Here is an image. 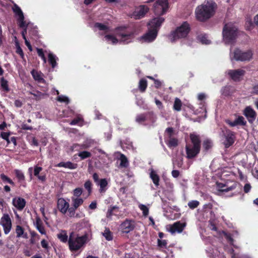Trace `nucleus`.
<instances>
[{"label": "nucleus", "instance_id": "obj_40", "mask_svg": "<svg viewBox=\"0 0 258 258\" xmlns=\"http://www.w3.org/2000/svg\"><path fill=\"white\" fill-rule=\"evenodd\" d=\"M213 142L210 139H206L203 142V147L207 151L213 147Z\"/></svg>", "mask_w": 258, "mask_h": 258}, {"label": "nucleus", "instance_id": "obj_5", "mask_svg": "<svg viewBox=\"0 0 258 258\" xmlns=\"http://www.w3.org/2000/svg\"><path fill=\"white\" fill-rule=\"evenodd\" d=\"M191 143L186 145V157L188 159L195 157L200 153L201 150V140L200 136L195 133L190 135Z\"/></svg>", "mask_w": 258, "mask_h": 258}, {"label": "nucleus", "instance_id": "obj_23", "mask_svg": "<svg viewBox=\"0 0 258 258\" xmlns=\"http://www.w3.org/2000/svg\"><path fill=\"white\" fill-rule=\"evenodd\" d=\"M243 114L246 117L249 122H252L256 117L255 111L250 106H247L244 109Z\"/></svg>", "mask_w": 258, "mask_h": 258}, {"label": "nucleus", "instance_id": "obj_25", "mask_svg": "<svg viewBox=\"0 0 258 258\" xmlns=\"http://www.w3.org/2000/svg\"><path fill=\"white\" fill-rule=\"evenodd\" d=\"M94 27L98 30L101 31V34L106 35L108 32L110 31L109 28L107 25L102 23H95Z\"/></svg>", "mask_w": 258, "mask_h": 258}, {"label": "nucleus", "instance_id": "obj_14", "mask_svg": "<svg viewBox=\"0 0 258 258\" xmlns=\"http://www.w3.org/2000/svg\"><path fill=\"white\" fill-rule=\"evenodd\" d=\"M156 120V117L153 112H150L145 114H141L137 115L136 121L138 123H143L146 121L154 123Z\"/></svg>", "mask_w": 258, "mask_h": 258}, {"label": "nucleus", "instance_id": "obj_16", "mask_svg": "<svg viewBox=\"0 0 258 258\" xmlns=\"http://www.w3.org/2000/svg\"><path fill=\"white\" fill-rule=\"evenodd\" d=\"M149 8L144 5H141L136 8L132 15V17L135 19H140L144 17L148 12Z\"/></svg>", "mask_w": 258, "mask_h": 258}, {"label": "nucleus", "instance_id": "obj_15", "mask_svg": "<svg viewBox=\"0 0 258 258\" xmlns=\"http://www.w3.org/2000/svg\"><path fill=\"white\" fill-rule=\"evenodd\" d=\"M186 226L185 222H181L180 221L176 222L172 225H169L167 229L171 234L175 233H181Z\"/></svg>", "mask_w": 258, "mask_h": 258}, {"label": "nucleus", "instance_id": "obj_42", "mask_svg": "<svg viewBox=\"0 0 258 258\" xmlns=\"http://www.w3.org/2000/svg\"><path fill=\"white\" fill-rule=\"evenodd\" d=\"M57 237L63 242H66L68 239L67 233L64 231H62L60 233L58 234Z\"/></svg>", "mask_w": 258, "mask_h": 258}, {"label": "nucleus", "instance_id": "obj_49", "mask_svg": "<svg viewBox=\"0 0 258 258\" xmlns=\"http://www.w3.org/2000/svg\"><path fill=\"white\" fill-rule=\"evenodd\" d=\"M71 125H78L79 126H82L83 125V120L82 118L80 117H78L77 118L73 119L71 122Z\"/></svg>", "mask_w": 258, "mask_h": 258}, {"label": "nucleus", "instance_id": "obj_20", "mask_svg": "<svg viewBox=\"0 0 258 258\" xmlns=\"http://www.w3.org/2000/svg\"><path fill=\"white\" fill-rule=\"evenodd\" d=\"M226 122L230 126H244L246 124V121L242 116H237L233 121L226 120Z\"/></svg>", "mask_w": 258, "mask_h": 258}, {"label": "nucleus", "instance_id": "obj_46", "mask_svg": "<svg viewBox=\"0 0 258 258\" xmlns=\"http://www.w3.org/2000/svg\"><path fill=\"white\" fill-rule=\"evenodd\" d=\"M139 208L142 211L143 215L144 216H147L149 214V208L145 205L139 204Z\"/></svg>", "mask_w": 258, "mask_h": 258}, {"label": "nucleus", "instance_id": "obj_54", "mask_svg": "<svg viewBox=\"0 0 258 258\" xmlns=\"http://www.w3.org/2000/svg\"><path fill=\"white\" fill-rule=\"evenodd\" d=\"M221 93L225 95L228 96L230 94V86H226L221 89Z\"/></svg>", "mask_w": 258, "mask_h": 258}, {"label": "nucleus", "instance_id": "obj_10", "mask_svg": "<svg viewBox=\"0 0 258 258\" xmlns=\"http://www.w3.org/2000/svg\"><path fill=\"white\" fill-rule=\"evenodd\" d=\"M253 55L251 50L242 51L239 49H235L233 51L230 50V57L231 60L235 59L237 61H245L250 60Z\"/></svg>", "mask_w": 258, "mask_h": 258}, {"label": "nucleus", "instance_id": "obj_59", "mask_svg": "<svg viewBox=\"0 0 258 258\" xmlns=\"http://www.w3.org/2000/svg\"><path fill=\"white\" fill-rule=\"evenodd\" d=\"M1 86L5 90L8 91L9 90L8 82L5 80L3 78L1 80Z\"/></svg>", "mask_w": 258, "mask_h": 258}, {"label": "nucleus", "instance_id": "obj_58", "mask_svg": "<svg viewBox=\"0 0 258 258\" xmlns=\"http://www.w3.org/2000/svg\"><path fill=\"white\" fill-rule=\"evenodd\" d=\"M167 241L165 240L158 239V245L162 248H165L167 246Z\"/></svg>", "mask_w": 258, "mask_h": 258}, {"label": "nucleus", "instance_id": "obj_38", "mask_svg": "<svg viewBox=\"0 0 258 258\" xmlns=\"http://www.w3.org/2000/svg\"><path fill=\"white\" fill-rule=\"evenodd\" d=\"M14 172L19 182L24 181L25 176L22 171L18 169H15L14 170Z\"/></svg>", "mask_w": 258, "mask_h": 258}, {"label": "nucleus", "instance_id": "obj_37", "mask_svg": "<svg viewBox=\"0 0 258 258\" xmlns=\"http://www.w3.org/2000/svg\"><path fill=\"white\" fill-rule=\"evenodd\" d=\"M181 106L182 102L181 100L179 98H176L173 104V109L176 111H179L181 110Z\"/></svg>", "mask_w": 258, "mask_h": 258}, {"label": "nucleus", "instance_id": "obj_41", "mask_svg": "<svg viewBox=\"0 0 258 258\" xmlns=\"http://www.w3.org/2000/svg\"><path fill=\"white\" fill-rule=\"evenodd\" d=\"M94 141L92 139H87L81 146V149H87L91 147Z\"/></svg>", "mask_w": 258, "mask_h": 258}, {"label": "nucleus", "instance_id": "obj_44", "mask_svg": "<svg viewBox=\"0 0 258 258\" xmlns=\"http://www.w3.org/2000/svg\"><path fill=\"white\" fill-rule=\"evenodd\" d=\"M78 156L82 160L89 158L91 156L90 152L86 151L80 152L78 153Z\"/></svg>", "mask_w": 258, "mask_h": 258}, {"label": "nucleus", "instance_id": "obj_53", "mask_svg": "<svg viewBox=\"0 0 258 258\" xmlns=\"http://www.w3.org/2000/svg\"><path fill=\"white\" fill-rule=\"evenodd\" d=\"M83 190L81 188L78 187L75 188L73 190V196L76 197H80L81 195L82 194Z\"/></svg>", "mask_w": 258, "mask_h": 258}, {"label": "nucleus", "instance_id": "obj_8", "mask_svg": "<svg viewBox=\"0 0 258 258\" xmlns=\"http://www.w3.org/2000/svg\"><path fill=\"white\" fill-rule=\"evenodd\" d=\"M87 240L88 237L86 235L79 236L71 233L68 240L70 249L72 251H76L79 250L84 246Z\"/></svg>", "mask_w": 258, "mask_h": 258}, {"label": "nucleus", "instance_id": "obj_50", "mask_svg": "<svg viewBox=\"0 0 258 258\" xmlns=\"http://www.w3.org/2000/svg\"><path fill=\"white\" fill-rule=\"evenodd\" d=\"M57 100L60 102H64L66 104H68L70 102L69 98L64 95H59L57 97Z\"/></svg>", "mask_w": 258, "mask_h": 258}, {"label": "nucleus", "instance_id": "obj_34", "mask_svg": "<svg viewBox=\"0 0 258 258\" xmlns=\"http://www.w3.org/2000/svg\"><path fill=\"white\" fill-rule=\"evenodd\" d=\"M119 160L120 161L119 165L121 167H126L128 165V161L126 157L123 154H120L119 158Z\"/></svg>", "mask_w": 258, "mask_h": 258}, {"label": "nucleus", "instance_id": "obj_48", "mask_svg": "<svg viewBox=\"0 0 258 258\" xmlns=\"http://www.w3.org/2000/svg\"><path fill=\"white\" fill-rule=\"evenodd\" d=\"M221 236L226 239L230 244H233V239L230 234H228L225 231H222L221 233Z\"/></svg>", "mask_w": 258, "mask_h": 258}, {"label": "nucleus", "instance_id": "obj_57", "mask_svg": "<svg viewBox=\"0 0 258 258\" xmlns=\"http://www.w3.org/2000/svg\"><path fill=\"white\" fill-rule=\"evenodd\" d=\"M77 208H75L74 207L69 208L68 215L70 217H74L75 216V211Z\"/></svg>", "mask_w": 258, "mask_h": 258}, {"label": "nucleus", "instance_id": "obj_26", "mask_svg": "<svg viewBox=\"0 0 258 258\" xmlns=\"http://www.w3.org/2000/svg\"><path fill=\"white\" fill-rule=\"evenodd\" d=\"M56 167H64L69 169H75L77 168L78 165L76 163H73L71 162L68 161L66 162H61L59 163L56 165Z\"/></svg>", "mask_w": 258, "mask_h": 258}, {"label": "nucleus", "instance_id": "obj_61", "mask_svg": "<svg viewBox=\"0 0 258 258\" xmlns=\"http://www.w3.org/2000/svg\"><path fill=\"white\" fill-rule=\"evenodd\" d=\"M115 208H116L115 207H110V208L108 209L107 214H106V216L108 218H109L110 219L111 218L113 210Z\"/></svg>", "mask_w": 258, "mask_h": 258}, {"label": "nucleus", "instance_id": "obj_18", "mask_svg": "<svg viewBox=\"0 0 258 258\" xmlns=\"http://www.w3.org/2000/svg\"><path fill=\"white\" fill-rule=\"evenodd\" d=\"M134 227V221L126 219L120 224V230L123 233H127L132 231Z\"/></svg>", "mask_w": 258, "mask_h": 258}, {"label": "nucleus", "instance_id": "obj_3", "mask_svg": "<svg viewBox=\"0 0 258 258\" xmlns=\"http://www.w3.org/2000/svg\"><path fill=\"white\" fill-rule=\"evenodd\" d=\"M216 8L217 5L213 1H205L196 8V18L200 21H205L214 15Z\"/></svg>", "mask_w": 258, "mask_h": 258}, {"label": "nucleus", "instance_id": "obj_6", "mask_svg": "<svg viewBox=\"0 0 258 258\" xmlns=\"http://www.w3.org/2000/svg\"><path fill=\"white\" fill-rule=\"evenodd\" d=\"M12 10L18 21V26L23 29L22 32L23 38L25 39L27 30L32 25V24L30 22L25 20L24 14L17 5L15 4L12 7Z\"/></svg>", "mask_w": 258, "mask_h": 258}, {"label": "nucleus", "instance_id": "obj_1", "mask_svg": "<svg viewBox=\"0 0 258 258\" xmlns=\"http://www.w3.org/2000/svg\"><path fill=\"white\" fill-rule=\"evenodd\" d=\"M134 36L133 32L125 27H119L115 29L113 34L105 35L103 40L109 44H127L133 41Z\"/></svg>", "mask_w": 258, "mask_h": 258}, {"label": "nucleus", "instance_id": "obj_33", "mask_svg": "<svg viewBox=\"0 0 258 258\" xmlns=\"http://www.w3.org/2000/svg\"><path fill=\"white\" fill-rule=\"evenodd\" d=\"M107 181L106 179H101L100 181L97 183V184L100 186V191L101 192H104L106 190L105 187L107 185Z\"/></svg>", "mask_w": 258, "mask_h": 258}, {"label": "nucleus", "instance_id": "obj_64", "mask_svg": "<svg viewBox=\"0 0 258 258\" xmlns=\"http://www.w3.org/2000/svg\"><path fill=\"white\" fill-rule=\"evenodd\" d=\"M36 229L38 230V231L41 234H46L45 230L44 227L43 226V225L36 227Z\"/></svg>", "mask_w": 258, "mask_h": 258}, {"label": "nucleus", "instance_id": "obj_27", "mask_svg": "<svg viewBox=\"0 0 258 258\" xmlns=\"http://www.w3.org/2000/svg\"><path fill=\"white\" fill-rule=\"evenodd\" d=\"M150 173V177L153 181V182L155 184L156 186H158L159 185V176L157 173L156 171H155L153 169H151Z\"/></svg>", "mask_w": 258, "mask_h": 258}, {"label": "nucleus", "instance_id": "obj_55", "mask_svg": "<svg viewBox=\"0 0 258 258\" xmlns=\"http://www.w3.org/2000/svg\"><path fill=\"white\" fill-rule=\"evenodd\" d=\"M85 188L88 190L89 194L92 191V183L90 180H87L84 184Z\"/></svg>", "mask_w": 258, "mask_h": 258}, {"label": "nucleus", "instance_id": "obj_11", "mask_svg": "<svg viewBox=\"0 0 258 258\" xmlns=\"http://www.w3.org/2000/svg\"><path fill=\"white\" fill-rule=\"evenodd\" d=\"M221 136L224 139L223 143L226 148L229 147L234 142V134L233 132L229 130H228L226 128L222 129Z\"/></svg>", "mask_w": 258, "mask_h": 258}, {"label": "nucleus", "instance_id": "obj_24", "mask_svg": "<svg viewBox=\"0 0 258 258\" xmlns=\"http://www.w3.org/2000/svg\"><path fill=\"white\" fill-rule=\"evenodd\" d=\"M31 73L35 81L40 83H45V80L43 79V74L41 72L33 70Z\"/></svg>", "mask_w": 258, "mask_h": 258}, {"label": "nucleus", "instance_id": "obj_51", "mask_svg": "<svg viewBox=\"0 0 258 258\" xmlns=\"http://www.w3.org/2000/svg\"><path fill=\"white\" fill-rule=\"evenodd\" d=\"M200 204V203L199 201L197 200H193L189 201L188 203V206L191 209H194L196 208H197Z\"/></svg>", "mask_w": 258, "mask_h": 258}, {"label": "nucleus", "instance_id": "obj_22", "mask_svg": "<svg viewBox=\"0 0 258 258\" xmlns=\"http://www.w3.org/2000/svg\"><path fill=\"white\" fill-rule=\"evenodd\" d=\"M70 204L63 198H59L57 201V208L59 211L62 214H66L69 208Z\"/></svg>", "mask_w": 258, "mask_h": 258}, {"label": "nucleus", "instance_id": "obj_17", "mask_svg": "<svg viewBox=\"0 0 258 258\" xmlns=\"http://www.w3.org/2000/svg\"><path fill=\"white\" fill-rule=\"evenodd\" d=\"M245 73L243 69L230 70L227 71L228 75L234 81H239L242 78Z\"/></svg>", "mask_w": 258, "mask_h": 258}, {"label": "nucleus", "instance_id": "obj_28", "mask_svg": "<svg viewBox=\"0 0 258 258\" xmlns=\"http://www.w3.org/2000/svg\"><path fill=\"white\" fill-rule=\"evenodd\" d=\"M57 57L51 52L48 54V60L51 64L52 68H54L57 66Z\"/></svg>", "mask_w": 258, "mask_h": 258}, {"label": "nucleus", "instance_id": "obj_7", "mask_svg": "<svg viewBox=\"0 0 258 258\" xmlns=\"http://www.w3.org/2000/svg\"><path fill=\"white\" fill-rule=\"evenodd\" d=\"M238 34L237 26L232 23L225 25L223 29V39L226 44H232L235 42Z\"/></svg>", "mask_w": 258, "mask_h": 258}, {"label": "nucleus", "instance_id": "obj_29", "mask_svg": "<svg viewBox=\"0 0 258 258\" xmlns=\"http://www.w3.org/2000/svg\"><path fill=\"white\" fill-rule=\"evenodd\" d=\"M71 199L73 206L77 209L84 202V200L81 197H72Z\"/></svg>", "mask_w": 258, "mask_h": 258}, {"label": "nucleus", "instance_id": "obj_13", "mask_svg": "<svg viewBox=\"0 0 258 258\" xmlns=\"http://www.w3.org/2000/svg\"><path fill=\"white\" fill-rule=\"evenodd\" d=\"M168 8L167 0H158L154 6L155 13L156 15H163Z\"/></svg>", "mask_w": 258, "mask_h": 258}, {"label": "nucleus", "instance_id": "obj_63", "mask_svg": "<svg viewBox=\"0 0 258 258\" xmlns=\"http://www.w3.org/2000/svg\"><path fill=\"white\" fill-rule=\"evenodd\" d=\"M41 244L43 248L47 249L48 248V244L46 240L43 239L41 241Z\"/></svg>", "mask_w": 258, "mask_h": 258}, {"label": "nucleus", "instance_id": "obj_47", "mask_svg": "<svg viewBox=\"0 0 258 258\" xmlns=\"http://www.w3.org/2000/svg\"><path fill=\"white\" fill-rule=\"evenodd\" d=\"M0 177L3 182L9 183L10 184L13 185H15L14 182L9 177H8L7 176L5 175L4 174H3V173L1 174L0 175Z\"/></svg>", "mask_w": 258, "mask_h": 258}, {"label": "nucleus", "instance_id": "obj_39", "mask_svg": "<svg viewBox=\"0 0 258 258\" xmlns=\"http://www.w3.org/2000/svg\"><path fill=\"white\" fill-rule=\"evenodd\" d=\"M174 135V132L172 127H168L166 128L165 132V139L172 138Z\"/></svg>", "mask_w": 258, "mask_h": 258}, {"label": "nucleus", "instance_id": "obj_45", "mask_svg": "<svg viewBox=\"0 0 258 258\" xmlns=\"http://www.w3.org/2000/svg\"><path fill=\"white\" fill-rule=\"evenodd\" d=\"M15 45H16V52L18 54H19L22 57H23L24 53H23V50H22V48H21V47L19 44V42L17 39V38L16 37H15Z\"/></svg>", "mask_w": 258, "mask_h": 258}, {"label": "nucleus", "instance_id": "obj_12", "mask_svg": "<svg viewBox=\"0 0 258 258\" xmlns=\"http://www.w3.org/2000/svg\"><path fill=\"white\" fill-rule=\"evenodd\" d=\"M0 225L3 227L5 234L10 233L12 229L11 219L8 214H4L0 219Z\"/></svg>", "mask_w": 258, "mask_h": 258}, {"label": "nucleus", "instance_id": "obj_9", "mask_svg": "<svg viewBox=\"0 0 258 258\" xmlns=\"http://www.w3.org/2000/svg\"><path fill=\"white\" fill-rule=\"evenodd\" d=\"M189 31V24L184 22L169 35V39L171 42H174L179 39L186 37Z\"/></svg>", "mask_w": 258, "mask_h": 258}, {"label": "nucleus", "instance_id": "obj_60", "mask_svg": "<svg viewBox=\"0 0 258 258\" xmlns=\"http://www.w3.org/2000/svg\"><path fill=\"white\" fill-rule=\"evenodd\" d=\"M209 227L212 230H214V231L217 230V228L216 227V225H215V223L214 220L211 219L209 221Z\"/></svg>", "mask_w": 258, "mask_h": 258}, {"label": "nucleus", "instance_id": "obj_31", "mask_svg": "<svg viewBox=\"0 0 258 258\" xmlns=\"http://www.w3.org/2000/svg\"><path fill=\"white\" fill-rule=\"evenodd\" d=\"M16 233L17 237H22L25 238H27V234L24 233V229L19 225H17L16 228Z\"/></svg>", "mask_w": 258, "mask_h": 258}, {"label": "nucleus", "instance_id": "obj_56", "mask_svg": "<svg viewBox=\"0 0 258 258\" xmlns=\"http://www.w3.org/2000/svg\"><path fill=\"white\" fill-rule=\"evenodd\" d=\"M254 27V25L251 20L246 21L245 27L247 30H251Z\"/></svg>", "mask_w": 258, "mask_h": 258}, {"label": "nucleus", "instance_id": "obj_2", "mask_svg": "<svg viewBox=\"0 0 258 258\" xmlns=\"http://www.w3.org/2000/svg\"><path fill=\"white\" fill-rule=\"evenodd\" d=\"M164 21L162 17H157L153 19L148 23V30L142 36L138 38V40L142 43H149L153 41L157 37L158 31Z\"/></svg>", "mask_w": 258, "mask_h": 258}, {"label": "nucleus", "instance_id": "obj_43", "mask_svg": "<svg viewBox=\"0 0 258 258\" xmlns=\"http://www.w3.org/2000/svg\"><path fill=\"white\" fill-rule=\"evenodd\" d=\"M182 165V159L179 157L175 160H173V168H180Z\"/></svg>", "mask_w": 258, "mask_h": 258}, {"label": "nucleus", "instance_id": "obj_30", "mask_svg": "<svg viewBox=\"0 0 258 258\" xmlns=\"http://www.w3.org/2000/svg\"><path fill=\"white\" fill-rule=\"evenodd\" d=\"M198 40L203 44H209L211 40L209 39L208 36L205 34H201L198 36Z\"/></svg>", "mask_w": 258, "mask_h": 258}, {"label": "nucleus", "instance_id": "obj_52", "mask_svg": "<svg viewBox=\"0 0 258 258\" xmlns=\"http://www.w3.org/2000/svg\"><path fill=\"white\" fill-rule=\"evenodd\" d=\"M10 135V133L2 132L1 134V137L7 141L8 145L11 143V141L9 139Z\"/></svg>", "mask_w": 258, "mask_h": 258}, {"label": "nucleus", "instance_id": "obj_36", "mask_svg": "<svg viewBox=\"0 0 258 258\" xmlns=\"http://www.w3.org/2000/svg\"><path fill=\"white\" fill-rule=\"evenodd\" d=\"M147 86V82L146 79H142L140 80L139 84V88L140 90L143 92H144Z\"/></svg>", "mask_w": 258, "mask_h": 258}, {"label": "nucleus", "instance_id": "obj_35", "mask_svg": "<svg viewBox=\"0 0 258 258\" xmlns=\"http://www.w3.org/2000/svg\"><path fill=\"white\" fill-rule=\"evenodd\" d=\"M102 235L107 240L110 241L113 239L112 233L108 228H105L104 231L102 232Z\"/></svg>", "mask_w": 258, "mask_h": 258}, {"label": "nucleus", "instance_id": "obj_4", "mask_svg": "<svg viewBox=\"0 0 258 258\" xmlns=\"http://www.w3.org/2000/svg\"><path fill=\"white\" fill-rule=\"evenodd\" d=\"M208 256L211 258H250L249 256L239 254L234 252L232 248H225L226 254L221 252L219 248L213 245L207 250Z\"/></svg>", "mask_w": 258, "mask_h": 258}, {"label": "nucleus", "instance_id": "obj_19", "mask_svg": "<svg viewBox=\"0 0 258 258\" xmlns=\"http://www.w3.org/2000/svg\"><path fill=\"white\" fill-rule=\"evenodd\" d=\"M217 188L219 191L227 192L228 191L234 189L237 186V184L235 182L232 183L230 185L228 182L222 183L220 182H216Z\"/></svg>", "mask_w": 258, "mask_h": 258}, {"label": "nucleus", "instance_id": "obj_21", "mask_svg": "<svg viewBox=\"0 0 258 258\" xmlns=\"http://www.w3.org/2000/svg\"><path fill=\"white\" fill-rule=\"evenodd\" d=\"M26 201L20 197H15L12 200L13 205L18 210H22L26 205Z\"/></svg>", "mask_w": 258, "mask_h": 258}, {"label": "nucleus", "instance_id": "obj_62", "mask_svg": "<svg viewBox=\"0 0 258 258\" xmlns=\"http://www.w3.org/2000/svg\"><path fill=\"white\" fill-rule=\"evenodd\" d=\"M42 170V167L36 166L34 168V174L35 176H37L39 175V173Z\"/></svg>", "mask_w": 258, "mask_h": 258}, {"label": "nucleus", "instance_id": "obj_32", "mask_svg": "<svg viewBox=\"0 0 258 258\" xmlns=\"http://www.w3.org/2000/svg\"><path fill=\"white\" fill-rule=\"evenodd\" d=\"M167 145L170 148H173L177 146L178 141L176 139L172 137L168 139H165Z\"/></svg>", "mask_w": 258, "mask_h": 258}]
</instances>
